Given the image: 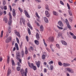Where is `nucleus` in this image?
I'll list each match as a JSON object with an SVG mask.
<instances>
[{
    "label": "nucleus",
    "instance_id": "393cba45",
    "mask_svg": "<svg viewBox=\"0 0 76 76\" xmlns=\"http://www.w3.org/2000/svg\"><path fill=\"white\" fill-rule=\"evenodd\" d=\"M4 20L5 21L6 23H7V17H4Z\"/></svg>",
    "mask_w": 76,
    "mask_h": 76
},
{
    "label": "nucleus",
    "instance_id": "f3484780",
    "mask_svg": "<svg viewBox=\"0 0 76 76\" xmlns=\"http://www.w3.org/2000/svg\"><path fill=\"white\" fill-rule=\"evenodd\" d=\"M12 73V71L10 69H8V71H7V76H8Z\"/></svg>",
    "mask_w": 76,
    "mask_h": 76
},
{
    "label": "nucleus",
    "instance_id": "f03ea898",
    "mask_svg": "<svg viewBox=\"0 0 76 76\" xmlns=\"http://www.w3.org/2000/svg\"><path fill=\"white\" fill-rule=\"evenodd\" d=\"M28 65L29 67H30V68H32L33 67V69L34 70H37V67H36V66H34V64L32 63L30 64L29 62H28Z\"/></svg>",
    "mask_w": 76,
    "mask_h": 76
},
{
    "label": "nucleus",
    "instance_id": "4c0bfd02",
    "mask_svg": "<svg viewBox=\"0 0 76 76\" xmlns=\"http://www.w3.org/2000/svg\"><path fill=\"white\" fill-rule=\"evenodd\" d=\"M16 40L18 43L19 44V39H18V37H16Z\"/></svg>",
    "mask_w": 76,
    "mask_h": 76
},
{
    "label": "nucleus",
    "instance_id": "ea45409f",
    "mask_svg": "<svg viewBox=\"0 0 76 76\" xmlns=\"http://www.w3.org/2000/svg\"><path fill=\"white\" fill-rule=\"evenodd\" d=\"M26 38L27 41V42H29V37H28V36H26Z\"/></svg>",
    "mask_w": 76,
    "mask_h": 76
},
{
    "label": "nucleus",
    "instance_id": "8fccbe9b",
    "mask_svg": "<svg viewBox=\"0 0 76 76\" xmlns=\"http://www.w3.org/2000/svg\"><path fill=\"white\" fill-rule=\"evenodd\" d=\"M45 8H46V10H50V9H49V8H48V5H46Z\"/></svg>",
    "mask_w": 76,
    "mask_h": 76
},
{
    "label": "nucleus",
    "instance_id": "412c9836",
    "mask_svg": "<svg viewBox=\"0 0 76 76\" xmlns=\"http://www.w3.org/2000/svg\"><path fill=\"white\" fill-rule=\"evenodd\" d=\"M44 19L45 22L46 23H48V20L47 17H44Z\"/></svg>",
    "mask_w": 76,
    "mask_h": 76
},
{
    "label": "nucleus",
    "instance_id": "9d476101",
    "mask_svg": "<svg viewBox=\"0 0 76 76\" xmlns=\"http://www.w3.org/2000/svg\"><path fill=\"white\" fill-rule=\"evenodd\" d=\"M14 32H15V34H16V35H17V37H18L20 38V37H21L20 34V33H19V32H18L16 31H15Z\"/></svg>",
    "mask_w": 76,
    "mask_h": 76
},
{
    "label": "nucleus",
    "instance_id": "79ce46f5",
    "mask_svg": "<svg viewBox=\"0 0 76 76\" xmlns=\"http://www.w3.org/2000/svg\"><path fill=\"white\" fill-rule=\"evenodd\" d=\"M21 55L22 57H23L24 56V51L23 50H22L21 52Z\"/></svg>",
    "mask_w": 76,
    "mask_h": 76
},
{
    "label": "nucleus",
    "instance_id": "09e8293b",
    "mask_svg": "<svg viewBox=\"0 0 76 76\" xmlns=\"http://www.w3.org/2000/svg\"><path fill=\"white\" fill-rule=\"evenodd\" d=\"M20 70V67H17V71H19Z\"/></svg>",
    "mask_w": 76,
    "mask_h": 76
},
{
    "label": "nucleus",
    "instance_id": "cd10ccee",
    "mask_svg": "<svg viewBox=\"0 0 76 76\" xmlns=\"http://www.w3.org/2000/svg\"><path fill=\"white\" fill-rule=\"evenodd\" d=\"M61 42L62 44H63V45H67V43L65 41L62 40Z\"/></svg>",
    "mask_w": 76,
    "mask_h": 76
},
{
    "label": "nucleus",
    "instance_id": "4be33fe9",
    "mask_svg": "<svg viewBox=\"0 0 76 76\" xmlns=\"http://www.w3.org/2000/svg\"><path fill=\"white\" fill-rule=\"evenodd\" d=\"M15 47L16 48L17 50H19V47L18 46V43H15Z\"/></svg>",
    "mask_w": 76,
    "mask_h": 76
},
{
    "label": "nucleus",
    "instance_id": "ddd939ff",
    "mask_svg": "<svg viewBox=\"0 0 76 76\" xmlns=\"http://www.w3.org/2000/svg\"><path fill=\"white\" fill-rule=\"evenodd\" d=\"M45 14L47 17L48 18H49V17H50V13H49V12H48V11H45Z\"/></svg>",
    "mask_w": 76,
    "mask_h": 76
},
{
    "label": "nucleus",
    "instance_id": "2f4dec72",
    "mask_svg": "<svg viewBox=\"0 0 76 76\" xmlns=\"http://www.w3.org/2000/svg\"><path fill=\"white\" fill-rule=\"evenodd\" d=\"M27 31L29 35H31V30H30V29H29V28H28Z\"/></svg>",
    "mask_w": 76,
    "mask_h": 76
},
{
    "label": "nucleus",
    "instance_id": "0e129e2a",
    "mask_svg": "<svg viewBox=\"0 0 76 76\" xmlns=\"http://www.w3.org/2000/svg\"><path fill=\"white\" fill-rule=\"evenodd\" d=\"M67 6L68 7V9H70V5L68 3H67Z\"/></svg>",
    "mask_w": 76,
    "mask_h": 76
},
{
    "label": "nucleus",
    "instance_id": "0eeeda50",
    "mask_svg": "<svg viewBox=\"0 0 76 76\" xmlns=\"http://www.w3.org/2000/svg\"><path fill=\"white\" fill-rule=\"evenodd\" d=\"M12 16H10V20H9V21L8 22V25H9V26H10L11 25V24H12Z\"/></svg>",
    "mask_w": 76,
    "mask_h": 76
},
{
    "label": "nucleus",
    "instance_id": "6e6552de",
    "mask_svg": "<svg viewBox=\"0 0 76 76\" xmlns=\"http://www.w3.org/2000/svg\"><path fill=\"white\" fill-rule=\"evenodd\" d=\"M14 32H15V34H16V35H17V37H18L20 38V37H21L20 34V33H19V32H18L16 31H15Z\"/></svg>",
    "mask_w": 76,
    "mask_h": 76
},
{
    "label": "nucleus",
    "instance_id": "7c9ffc66",
    "mask_svg": "<svg viewBox=\"0 0 76 76\" xmlns=\"http://www.w3.org/2000/svg\"><path fill=\"white\" fill-rule=\"evenodd\" d=\"M18 10H19V11L21 13H22V12H23V10H22V8H21L20 7H19L18 8Z\"/></svg>",
    "mask_w": 76,
    "mask_h": 76
},
{
    "label": "nucleus",
    "instance_id": "5fc2aeb1",
    "mask_svg": "<svg viewBox=\"0 0 76 76\" xmlns=\"http://www.w3.org/2000/svg\"><path fill=\"white\" fill-rule=\"evenodd\" d=\"M36 2H38V3H40L41 2V1L40 0H35Z\"/></svg>",
    "mask_w": 76,
    "mask_h": 76
},
{
    "label": "nucleus",
    "instance_id": "c756f323",
    "mask_svg": "<svg viewBox=\"0 0 76 76\" xmlns=\"http://www.w3.org/2000/svg\"><path fill=\"white\" fill-rule=\"evenodd\" d=\"M10 60V57L7 56V63H9V61Z\"/></svg>",
    "mask_w": 76,
    "mask_h": 76
},
{
    "label": "nucleus",
    "instance_id": "1a4fd4ad",
    "mask_svg": "<svg viewBox=\"0 0 76 76\" xmlns=\"http://www.w3.org/2000/svg\"><path fill=\"white\" fill-rule=\"evenodd\" d=\"M14 32H15V34H16V35H17V37H18L20 38V37H21L20 34V33H19V32H18L16 31H15Z\"/></svg>",
    "mask_w": 76,
    "mask_h": 76
},
{
    "label": "nucleus",
    "instance_id": "f704fd0d",
    "mask_svg": "<svg viewBox=\"0 0 76 76\" xmlns=\"http://www.w3.org/2000/svg\"><path fill=\"white\" fill-rule=\"evenodd\" d=\"M61 35L62 34L61 33H59L57 37V38H60V36H61Z\"/></svg>",
    "mask_w": 76,
    "mask_h": 76
},
{
    "label": "nucleus",
    "instance_id": "774afa93",
    "mask_svg": "<svg viewBox=\"0 0 76 76\" xmlns=\"http://www.w3.org/2000/svg\"><path fill=\"white\" fill-rule=\"evenodd\" d=\"M3 15V12H2L1 11H0V16H1V15Z\"/></svg>",
    "mask_w": 76,
    "mask_h": 76
},
{
    "label": "nucleus",
    "instance_id": "423d86ee",
    "mask_svg": "<svg viewBox=\"0 0 76 76\" xmlns=\"http://www.w3.org/2000/svg\"><path fill=\"white\" fill-rule=\"evenodd\" d=\"M21 20L20 21V23L21 25H22V21L21 20V19H22V22H23V25H25V19L23 18H22L21 19V18H20Z\"/></svg>",
    "mask_w": 76,
    "mask_h": 76
},
{
    "label": "nucleus",
    "instance_id": "20e7f679",
    "mask_svg": "<svg viewBox=\"0 0 76 76\" xmlns=\"http://www.w3.org/2000/svg\"><path fill=\"white\" fill-rule=\"evenodd\" d=\"M66 25H67L68 28H69V30H70V31H71L72 27H71V26H70L69 25L68 20L67 19H66Z\"/></svg>",
    "mask_w": 76,
    "mask_h": 76
},
{
    "label": "nucleus",
    "instance_id": "dca6fc26",
    "mask_svg": "<svg viewBox=\"0 0 76 76\" xmlns=\"http://www.w3.org/2000/svg\"><path fill=\"white\" fill-rule=\"evenodd\" d=\"M58 25L60 26H63V24L61 21H59L58 22Z\"/></svg>",
    "mask_w": 76,
    "mask_h": 76
},
{
    "label": "nucleus",
    "instance_id": "13d9d810",
    "mask_svg": "<svg viewBox=\"0 0 76 76\" xmlns=\"http://www.w3.org/2000/svg\"><path fill=\"white\" fill-rule=\"evenodd\" d=\"M60 3L61 4H62V5H64V3L63 2V1H60Z\"/></svg>",
    "mask_w": 76,
    "mask_h": 76
},
{
    "label": "nucleus",
    "instance_id": "4468645a",
    "mask_svg": "<svg viewBox=\"0 0 76 76\" xmlns=\"http://www.w3.org/2000/svg\"><path fill=\"white\" fill-rule=\"evenodd\" d=\"M36 38L37 40H39L40 38L39 37V35L38 33H37L36 35Z\"/></svg>",
    "mask_w": 76,
    "mask_h": 76
},
{
    "label": "nucleus",
    "instance_id": "a211bd4d",
    "mask_svg": "<svg viewBox=\"0 0 76 76\" xmlns=\"http://www.w3.org/2000/svg\"><path fill=\"white\" fill-rule=\"evenodd\" d=\"M49 39L50 41H54V37H50L49 38Z\"/></svg>",
    "mask_w": 76,
    "mask_h": 76
},
{
    "label": "nucleus",
    "instance_id": "6ab92c4d",
    "mask_svg": "<svg viewBox=\"0 0 76 76\" xmlns=\"http://www.w3.org/2000/svg\"><path fill=\"white\" fill-rule=\"evenodd\" d=\"M63 65L64 67H67V66H69L70 65L68 63H64Z\"/></svg>",
    "mask_w": 76,
    "mask_h": 76
},
{
    "label": "nucleus",
    "instance_id": "37998d69",
    "mask_svg": "<svg viewBox=\"0 0 76 76\" xmlns=\"http://www.w3.org/2000/svg\"><path fill=\"white\" fill-rule=\"evenodd\" d=\"M54 62L53 61H51L49 62H48L49 64H53Z\"/></svg>",
    "mask_w": 76,
    "mask_h": 76
},
{
    "label": "nucleus",
    "instance_id": "e433bc0d",
    "mask_svg": "<svg viewBox=\"0 0 76 76\" xmlns=\"http://www.w3.org/2000/svg\"><path fill=\"white\" fill-rule=\"evenodd\" d=\"M43 42L44 44V45H45V46H46V47H47V44L45 42V39H43Z\"/></svg>",
    "mask_w": 76,
    "mask_h": 76
},
{
    "label": "nucleus",
    "instance_id": "3c124183",
    "mask_svg": "<svg viewBox=\"0 0 76 76\" xmlns=\"http://www.w3.org/2000/svg\"><path fill=\"white\" fill-rule=\"evenodd\" d=\"M56 46L58 48H60V45L58 44H57L56 45Z\"/></svg>",
    "mask_w": 76,
    "mask_h": 76
},
{
    "label": "nucleus",
    "instance_id": "864d4df0",
    "mask_svg": "<svg viewBox=\"0 0 76 76\" xmlns=\"http://www.w3.org/2000/svg\"><path fill=\"white\" fill-rule=\"evenodd\" d=\"M69 13L70 15V16H72V12H71V11H69Z\"/></svg>",
    "mask_w": 76,
    "mask_h": 76
},
{
    "label": "nucleus",
    "instance_id": "473e14b6",
    "mask_svg": "<svg viewBox=\"0 0 76 76\" xmlns=\"http://www.w3.org/2000/svg\"><path fill=\"white\" fill-rule=\"evenodd\" d=\"M53 15H55V16H57L58 15L57 12L56 11H53Z\"/></svg>",
    "mask_w": 76,
    "mask_h": 76
},
{
    "label": "nucleus",
    "instance_id": "603ef678",
    "mask_svg": "<svg viewBox=\"0 0 76 76\" xmlns=\"http://www.w3.org/2000/svg\"><path fill=\"white\" fill-rule=\"evenodd\" d=\"M53 66L51 65L50 66V70H53Z\"/></svg>",
    "mask_w": 76,
    "mask_h": 76
},
{
    "label": "nucleus",
    "instance_id": "72a5a7b5",
    "mask_svg": "<svg viewBox=\"0 0 76 76\" xmlns=\"http://www.w3.org/2000/svg\"><path fill=\"white\" fill-rule=\"evenodd\" d=\"M42 57L43 60H45V56L44 54L42 55Z\"/></svg>",
    "mask_w": 76,
    "mask_h": 76
},
{
    "label": "nucleus",
    "instance_id": "680f3d73",
    "mask_svg": "<svg viewBox=\"0 0 76 76\" xmlns=\"http://www.w3.org/2000/svg\"><path fill=\"white\" fill-rule=\"evenodd\" d=\"M47 69L45 68L44 69V72L45 73H46L47 72Z\"/></svg>",
    "mask_w": 76,
    "mask_h": 76
},
{
    "label": "nucleus",
    "instance_id": "b1692460",
    "mask_svg": "<svg viewBox=\"0 0 76 76\" xmlns=\"http://www.w3.org/2000/svg\"><path fill=\"white\" fill-rule=\"evenodd\" d=\"M71 69L70 68L68 67L65 68V70L66 71H68L69 72H70Z\"/></svg>",
    "mask_w": 76,
    "mask_h": 76
},
{
    "label": "nucleus",
    "instance_id": "052dcab7",
    "mask_svg": "<svg viewBox=\"0 0 76 76\" xmlns=\"http://www.w3.org/2000/svg\"><path fill=\"white\" fill-rule=\"evenodd\" d=\"M69 34L71 35H72V36H74V34H73V33H72L71 32H70Z\"/></svg>",
    "mask_w": 76,
    "mask_h": 76
},
{
    "label": "nucleus",
    "instance_id": "e2e57ef3",
    "mask_svg": "<svg viewBox=\"0 0 76 76\" xmlns=\"http://www.w3.org/2000/svg\"><path fill=\"white\" fill-rule=\"evenodd\" d=\"M50 47L51 48V49L52 50V51L53 52H54V49H53V48H52V47H51V45L50 46Z\"/></svg>",
    "mask_w": 76,
    "mask_h": 76
},
{
    "label": "nucleus",
    "instance_id": "f8f14e48",
    "mask_svg": "<svg viewBox=\"0 0 76 76\" xmlns=\"http://www.w3.org/2000/svg\"><path fill=\"white\" fill-rule=\"evenodd\" d=\"M35 63L36 64L37 67L39 68L40 66V61H39L37 62L36 61Z\"/></svg>",
    "mask_w": 76,
    "mask_h": 76
},
{
    "label": "nucleus",
    "instance_id": "6e6d98bb",
    "mask_svg": "<svg viewBox=\"0 0 76 76\" xmlns=\"http://www.w3.org/2000/svg\"><path fill=\"white\" fill-rule=\"evenodd\" d=\"M7 6H4V10H7Z\"/></svg>",
    "mask_w": 76,
    "mask_h": 76
},
{
    "label": "nucleus",
    "instance_id": "69168bd1",
    "mask_svg": "<svg viewBox=\"0 0 76 76\" xmlns=\"http://www.w3.org/2000/svg\"><path fill=\"white\" fill-rule=\"evenodd\" d=\"M12 14L13 16H16V13H15V12H13Z\"/></svg>",
    "mask_w": 76,
    "mask_h": 76
},
{
    "label": "nucleus",
    "instance_id": "c03bdc74",
    "mask_svg": "<svg viewBox=\"0 0 76 76\" xmlns=\"http://www.w3.org/2000/svg\"><path fill=\"white\" fill-rule=\"evenodd\" d=\"M69 20L70 22H72V21L73 20V18H70L69 19Z\"/></svg>",
    "mask_w": 76,
    "mask_h": 76
},
{
    "label": "nucleus",
    "instance_id": "c85d7f7f",
    "mask_svg": "<svg viewBox=\"0 0 76 76\" xmlns=\"http://www.w3.org/2000/svg\"><path fill=\"white\" fill-rule=\"evenodd\" d=\"M35 15H36L37 17V18H38V19H40L39 16V15H38V13L37 12H36Z\"/></svg>",
    "mask_w": 76,
    "mask_h": 76
},
{
    "label": "nucleus",
    "instance_id": "bf43d9fd",
    "mask_svg": "<svg viewBox=\"0 0 76 76\" xmlns=\"http://www.w3.org/2000/svg\"><path fill=\"white\" fill-rule=\"evenodd\" d=\"M36 24H37V26H39V23H37V21L35 22Z\"/></svg>",
    "mask_w": 76,
    "mask_h": 76
},
{
    "label": "nucleus",
    "instance_id": "de8ad7c7",
    "mask_svg": "<svg viewBox=\"0 0 76 76\" xmlns=\"http://www.w3.org/2000/svg\"><path fill=\"white\" fill-rule=\"evenodd\" d=\"M8 6L10 8V11L11 12L12 11V7L10 5H9Z\"/></svg>",
    "mask_w": 76,
    "mask_h": 76
},
{
    "label": "nucleus",
    "instance_id": "c9c22d12",
    "mask_svg": "<svg viewBox=\"0 0 76 76\" xmlns=\"http://www.w3.org/2000/svg\"><path fill=\"white\" fill-rule=\"evenodd\" d=\"M25 49V54H27L28 53V48H26Z\"/></svg>",
    "mask_w": 76,
    "mask_h": 76
},
{
    "label": "nucleus",
    "instance_id": "4d7b16f0",
    "mask_svg": "<svg viewBox=\"0 0 76 76\" xmlns=\"http://www.w3.org/2000/svg\"><path fill=\"white\" fill-rule=\"evenodd\" d=\"M57 27L58 28H59V29H61V30H62V29H63V28L59 27L58 26H57Z\"/></svg>",
    "mask_w": 76,
    "mask_h": 76
},
{
    "label": "nucleus",
    "instance_id": "58836bf2",
    "mask_svg": "<svg viewBox=\"0 0 76 76\" xmlns=\"http://www.w3.org/2000/svg\"><path fill=\"white\" fill-rule=\"evenodd\" d=\"M3 5L4 6L5 5V4H6V1H5V0H3Z\"/></svg>",
    "mask_w": 76,
    "mask_h": 76
},
{
    "label": "nucleus",
    "instance_id": "a878e982",
    "mask_svg": "<svg viewBox=\"0 0 76 76\" xmlns=\"http://www.w3.org/2000/svg\"><path fill=\"white\" fill-rule=\"evenodd\" d=\"M34 42L36 45H39V41L37 40H34Z\"/></svg>",
    "mask_w": 76,
    "mask_h": 76
},
{
    "label": "nucleus",
    "instance_id": "2eb2a0df",
    "mask_svg": "<svg viewBox=\"0 0 76 76\" xmlns=\"http://www.w3.org/2000/svg\"><path fill=\"white\" fill-rule=\"evenodd\" d=\"M8 30L9 34H10V33H11V32H12V28L11 27H10V26H8Z\"/></svg>",
    "mask_w": 76,
    "mask_h": 76
},
{
    "label": "nucleus",
    "instance_id": "aec40b11",
    "mask_svg": "<svg viewBox=\"0 0 76 76\" xmlns=\"http://www.w3.org/2000/svg\"><path fill=\"white\" fill-rule=\"evenodd\" d=\"M27 25L28 26V27H29V28H30V29H31V30L33 29L32 27V26H31V25L29 22H28V23H27Z\"/></svg>",
    "mask_w": 76,
    "mask_h": 76
},
{
    "label": "nucleus",
    "instance_id": "5701e85b",
    "mask_svg": "<svg viewBox=\"0 0 76 76\" xmlns=\"http://www.w3.org/2000/svg\"><path fill=\"white\" fill-rule=\"evenodd\" d=\"M3 32H4L3 30L1 31L0 36L1 38H3Z\"/></svg>",
    "mask_w": 76,
    "mask_h": 76
},
{
    "label": "nucleus",
    "instance_id": "a18cd8bd",
    "mask_svg": "<svg viewBox=\"0 0 76 76\" xmlns=\"http://www.w3.org/2000/svg\"><path fill=\"white\" fill-rule=\"evenodd\" d=\"M58 64L59 66H61L63 65V64L61 62H58Z\"/></svg>",
    "mask_w": 76,
    "mask_h": 76
},
{
    "label": "nucleus",
    "instance_id": "338daca9",
    "mask_svg": "<svg viewBox=\"0 0 76 76\" xmlns=\"http://www.w3.org/2000/svg\"><path fill=\"white\" fill-rule=\"evenodd\" d=\"M30 49L32 51H34V48L32 47H30Z\"/></svg>",
    "mask_w": 76,
    "mask_h": 76
},
{
    "label": "nucleus",
    "instance_id": "9b49d317",
    "mask_svg": "<svg viewBox=\"0 0 76 76\" xmlns=\"http://www.w3.org/2000/svg\"><path fill=\"white\" fill-rule=\"evenodd\" d=\"M24 13L26 15L27 18H30V16H29V15L28 14V12L26 11V10H24Z\"/></svg>",
    "mask_w": 76,
    "mask_h": 76
},
{
    "label": "nucleus",
    "instance_id": "bb28decb",
    "mask_svg": "<svg viewBox=\"0 0 76 76\" xmlns=\"http://www.w3.org/2000/svg\"><path fill=\"white\" fill-rule=\"evenodd\" d=\"M40 31H44V28H43V26L42 25H41L40 27Z\"/></svg>",
    "mask_w": 76,
    "mask_h": 76
},
{
    "label": "nucleus",
    "instance_id": "f257e3e1",
    "mask_svg": "<svg viewBox=\"0 0 76 76\" xmlns=\"http://www.w3.org/2000/svg\"><path fill=\"white\" fill-rule=\"evenodd\" d=\"M16 54L15 56V58L17 60H19V63H20V64H22V59L20 58V52H18Z\"/></svg>",
    "mask_w": 76,
    "mask_h": 76
},
{
    "label": "nucleus",
    "instance_id": "7ed1b4c3",
    "mask_svg": "<svg viewBox=\"0 0 76 76\" xmlns=\"http://www.w3.org/2000/svg\"><path fill=\"white\" fill-rule=\"evenodd\" d=\"M20 72L21 73V74H24L25 76H27V73H28V69L26 68L25 69V72H24V70L23 69H21L20 70Z\"/></svg>",
    "mask_w": 76,
    "mask_h": 76
},
{
    "label": "nucleus",
    "instance_id": "49530a36",
    "mask_svg": "<svg viewBox=\"0 0 76 76\" xmlns=\"http://www.w3.org/2000/svg\"><path fill=\"white\" fill-rule=\"evenodd\" d=\"M18 65V66H19L20 67H21V64L19 62H18L17 63Z\"/></svg>",
    "mask_w": 76,
    "mask_h": 76
},
{
    "label": "nucleus",
    "instance_id": "a19ab883",
    "mask_svg": "<svg viewBox=\"0 0 76 76\" xmlns=\"http://www.w3.org/2000/svg\"><path fill=\"white\" fill-rule=\"evenodd\" d=\"M12 66H15V62H14V61L13 60H12Z\"/></svg>",
    "mask_w": 76,
    "mask_h": 76
},
{
    "label": "nucleus",
    "instance_id": "39448f33",
    "mask_svg": "<svg viewBox=\"0 0 76 76\" xmlns=\"http://www.w3.org/2000/svg\"><path fill=\"white\" fill-rule=\"evenodd\" d=\"M12 40V37H9L6 40L5 42L6 43H9Z\"/></svg>",
    "mask_w": 76,
    "mask_h": 76
}]
</instances>
